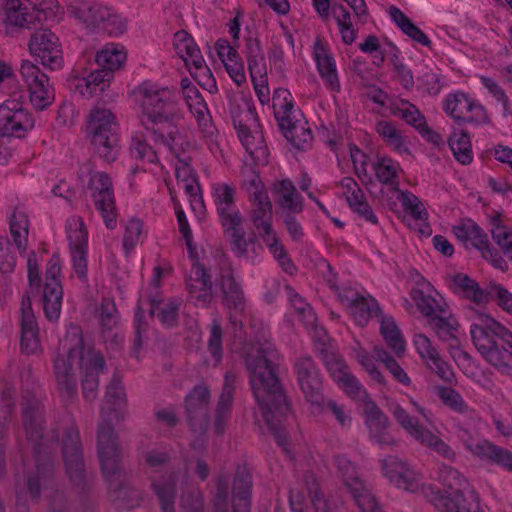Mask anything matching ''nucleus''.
<instances>
[{"instance_id": "64", "label": "nucleus", "mask_w": 512, "mask_h": 512, "mask_svg": "<svg viewBox=\"0 0 512 512\" xmlns=\"http://www.w3.org/2000/svg\"><path fill=\"white\" fill-rule=\"evenodd\" d=\"M142 456L145 464L152 469H158L170 460L169 452L165 446L143 451Z\"/></svg>"}, {"instance_id": "20", "label": "nucleus", "mask_w": 512, "mask_h": 512, "mask_svg": "<svg viewBox=\"0 0 512 512\" xmlns=\"http://www.w3.org/2000/svg\"><path fill=\"white\" fill-rule=\"evenodd\" d=\"M34 127V120L17 99L0 104V136L22 138Z\"/></svg>"}, {"instance_id": "46", "label": "nucleus", "mask_w": 512, "mask_h": 512, "mask_svg": "<svg viewBox=\"0 0 512 512\" xmlns=\"http://www.w3.org/2000/svg\"><path fill=\"white\" fill-rule=\"evenodd\" d=\"M456 292L466 302L465 307L479 316L477 323H481V318L489 317L483 313V309L492 297L489 290H456Z\"/></svg>"}, {"instance_id": "53", "label": "nucleus", "mask_w": 512, "mask_h": 512, "mask_svg": "<svg viewBox=\"0 0 512 512\" xmlns=\"http://www.w3.org/2000/svg\"><path fill=\"white\" fill-rule=\"evenodd\" d=\"M491 235L503 253L512 260V229L504 226L499 217L492 219Z\"/></svg>"}, {"instance_id": "6", "label": "nucleus", "mask_w": 512, "mask_h": 512, "mask_svg": "<svg viewBox=\"0 0 512 512\" xmlns=\"http://www.w3.org/2000/svg\"><path fill=\"white\" fill-rule=\"evenodd\" d=\"M23 421L29 441L33 442L36 453L37 477L28 478V490L30 494L37 498L40 495V482L44 483L53 475V461L44 457L50 454L51 444H48L42 434V415L36 408L26 407L23 410Z\"/></svg>"}, {"instance_id": "25", "label": "nucleus", "mask_w": 512, "mask_h": 512, "mask_svg": "<svg viewBox=\"0 0 512 512\" xmlns=\"http://www.w3.org/2000/svg\"><path fill=\"white\" fill-rule=\"evenodd\" d=\"M443 109L458 124H481L488 121L485 108L463 92L448 95L444 101Z\"/></svg>"}, {"instance_id": "9", "label": "nucleus", "mask_w": 512, "mask_h": 512, "mask_svg": "<svg viewBox=\"0 0 512 512\" xmlns=\"http://www.w3.org/2000/svg\"><path fill=\"white\" fill-rule=\"evenodd\" d=\"M387 408L396 423L414 441L431 449L446 459H453L455 457V452L446 442L421 424L418 418L410 415L399 402L391 400L388 402Z\"/></svg>"}, {"instance_id": "40", "label": "nucleus", "mask_w": 512, "mask_h": 512, "mask_svg": "<svg viewBox=\"0 0 512 512\" xmlns=\"http://www.w3.org/2000/svg\"><path fill=\"white\" fill-rule=\"evenodd\" d=\"M276 202L290 213H300L303 209L302 197L292 181L285 179L274 184Z\"/></svg>"}, {"instance_id": "18", "label": "nucleus", "mask_w": 512, "mask_h": 512, "mask_svg": "<svg viewBox=\"0 0 512 512\" xmlns=\"http://www.w3.org/2000/svg\"><path fill=\"white\" fill-rule=\"evenodd\" d=\"M67 238L74 273L82 285L90 286L87 279L88 234L81 218L72 217L68 219Z\"/></svg>"}, {"instance_id": "15", "label": "nucleus", "mask_w": 512, "mask_h": 512, "mask_svg": "<svg viewBox=\"0 0 512 512\" xmlns=\"http://www.w3.org/2000/svg\"><path fill=\"white\" fill-rule=\"evenodd\" d=\"M245 187L252 204L251 221L261 237L271 235L274 232L271 225L272 204L261 179L255 172H252L250 179L245 181Z\"/></svg>"}, {"instance_id": "10", "label": "nucleus", "mask_w": 512, "mask_h": 512, "mask_svg": "<svg viewBox=\"0 0 512 512\" xmlns=\"http://www.w3.org/2000/svg\"><path fill=\"white\" fill-rule=\"evenodd\" d=\"M234 127L238 137L249 153L255 165H266L268 163V149L259 128L258 115L255 108L246 104V108L239 112H232Z\"/></svg>"}, {"instance_id": "7", "label": "nucleus", "mask_w": 512, "mask_h": 512, "mask_svg": "<svg viewBox=\"0 0 512 512\" xmlns=\"http://www.w3.org/2000/svg\"><path fill=\"white\" fill-rule=\"evenodd\" d=\"M87 130L96 154L105 162H113L119 151V126L112 111L106 108L91 110Z\"/></svg>"}, {"instance_id": "38", "label": "nucleus", "mask_w": 512, "mask_h": 512, "mask_svg": "<svg viewBox=\"0 0 512 512\" xmlns=\"http://www.w3.org/2000/svg\"><path fill=\"white\" fill-rule=\"evenodd\" d=\"M177 475L172 472L168 475H163L158 480H152V488L163 512H174V503L177 493L176 489Z\"/></svg>"}, {"instance_id": "5", "label": "nucleus", "mask_w": 512, "mask_h": 512, "mask_svg": "<svg viewBox=\"0 0 512 512\" xmlns=\"http://www.w3.org/2000/svg\"><path fill=\"white\" fill-rule=\"evenodd\" d=\"M144 115L142 124L149 127L165 122L180 120L183 116L176 93L168 87H158L144 82L138 88Z\"/></svg>"}, {"instance_id": "17", "label": "nucleus", "mask_w": 512, "mask_h": 512, "mask_svg": "<svg viewBox=\"0 0 512 512\" xmlns=\"http://www.w3.org/2000/svg\"><path fill=\"white\" fill-rule=\"evenodd\" d=\"M20 74L28 87L32 106L38 111L49 107L55 98L49 77L29 60L22 61Z\"/></svg>"}, {"instance_id": "61", "label": "nucleus", "mask_w": 512, "mask_h": 512, "mask_svg": "<svg viewBox=\"0 0 512 512\" xmlns=\"http://www.w3.org/2000/svg\"><path fill=\"white\" fill-rule=\"evenodd\" d=\"M230 479L227 475H219L216 482L214 512H228V491Z\"/></svg>"}, {"instance_id": "29", "label": "nucleus", "mask_w": 512, "mask_h": 512, "mask_svg": "<svg viewBox=\"0 0 512 512\" xmlns=\"http://www.w3.org/2000/svg\"><path fill=\"white\" fill-rule=\"evenodd\" d=\"M428 325L440 340L448 343L454 358L469 360V355L459 349V339L456 335L458 322L451 314L445 310L444 313L434 315L428 320Z\"/></svg>"}, {"instance_id": "63", "label": "nucleus", "mask_w": 512, "mask_h": 512, "mask_svg": "<svg viewBox=\"0 0 512 512\" xmlns=\"http://www.w3.org/2000/svg\"><path fill=\"white\" fill-rule=\"evenodd\" d=\"M130 151L135 159L147 163H156L158 160L156 151L140 138L133 139Z\"/></svg>"}, {"instance_id": "8", "label": "nucleus", "mask_w": 512, "mask_h": 512, "mask_svg": "<svg viewBox=\"0 0 512 512\" xmlns=\"http://www.w3.org/2000/svg\"><path fill=\"white\" fill-rule=\"evenodd\" d=\"M275 119L284 137L298 150H306L312 141V132L301 125L295 115L294 102L291 93L284 88H278L273 94Z\"/></svg>"}, {"instance_id": "28", "label": "nucleus", "mask_w": 512, "mask_h": 512, "mask_svg": "<svg viewBox=\"0 0 512 512\" xmlns=\"http://www.w3.org/2000/svg\"><path fill=\"white\" fill-rule=\"evenodd\" d=\"M21 351L27 355L36 354L41 350V345L38 337L39 329L32 310L30 296L23 295L21 302Z\"/></svg>"}, {"instance_id": "56", "label": "nucleus", "mask_w": 512, "mask_h": 512, "mask_svg": "<svg viewBox=\"0 0 512 512\" xmlns=\"http://www.w3.org/2000/svg\"><path fill=\"white\" fill-rule=\"evenodd\" d=\"M63 290H43L42 304L46 318L57 320L61 313Z\"/></svg>"}, {"instance_id": "54", "label": "nucleus", "mask_w": 512, "mask_h": 512, "mask_svg": "<svg viewBox=\"0 0 512 512\" xmlns=\"http://www.w3.org/2000/svg\"><path fill=\"white\" fill-rule=\"evenodd\" d=\"M243 219H239V223L235 225L222 226L225 233L228 234L232 251L238 257H244L247 254L248 241L245 237L246 233L242 226Z\"/></svg>"}, {"instance_id": "39", "label": "nucleus", "mask_w": 512, "mask_h": 512, "mask_svg": "<svg viewBox=\"0 0 512 512\" xmlns=\"http://www.w3.org/2000/svg\"><path fill=\"white\" fill-rule=\"evenodd\" d=\"M315 60L320 76L333 91L340 90L334 59L327 53L320 42L315 43Z\"/></svg>"}, {"instance_id": "55", "label": "nucleus", "mask_w": 512, "mask_h": 512, "mask_svg": "<svg viewBox=\"0 0 512 512\" xmlns=\"http://www.w3.org/2000/svg\"><path fill=\"white\" fill-rule=\"evenodd\" d=\"M180 507L184 512H204L201 490L196 486L183 488L180 497Z\"/></svg>"}, {"instance_id": "26", "label": "nucleus", "mask_w": 512, "mask_h": 512, "mask_svg": "<svg viewBox=\"0 0 512 512\" xmlns=\"http://www.w3.org/2000/svg\"><path fill=\"white\" fill-rule=\"evenodd\" d=\"M210 391L206 386L197 385L185 398L188 422L194 432L203 433L208 426V404Z\"/></svg>"}, {"instance_id": "16", "label": "nucleus", "mask_w": 512, "mask_h": 512, "mask_svg": "<svg viewBox=\"0 0 512 512\" xmlns=\"http://www.w3.org/2000/svg\"><path fill=\"white\" fill-rule=\"evenodd\" d=\"M458 437L473 456L512 472V452L509 450L487 439L478 438L467 428H459Z\"/></svg>"}, {"instance_id": "37", "label": "nucleus", "mask_w": 512, "mask_h": 512, "mask_svg": "<svg viewBox=\"0 0 512 512\" xmlns=\"http://www.w3.org/2000/svg\"><path fill=\"white\" fill-rule=\"evenodd\" d=\"M411 290V298L421 313L429 320L434 315L444 313L446 303L437 290Z\"/></svg>"}, {"instance_id": "13", "label": "nucleus", "mask_w": 512, "mask_h": 512, "mask_svg": "<svg viewBox=\"0 0 512 512\" xmlns=\"http://www.w3.org/2000/svg\"><path fill=\"white\" fill-rule=\"evenodd\" d=\"M322 346L319 348L321 360L339 388L351 398L365 395V388L352 374L343 356L330 344L323 342Z\"/></svg>"}, {"instance_id": "30", "label": "nucleus", "mask_w": 512, "mask_h": 512, "mask_svg": "<svg viewBox=\"0 0 512 512\" xmlns=\"http://www.w3.org/2000/svg\"><path fill=\"white\" fill-rule=\"evenodd\" d=\"M352 295L339 294L341 302L345 305L354 321L359 326H365L372 316H378L379 306L377 301L370 295L364 296L355 290H344Z\"/></svg>"}, {"instance_id": "3", "label": "nucleus", "mask_w": 512, "mask_h": 512, "mask_svg": "<svg viewBox=\"0 0 512 512\" xmlns=\"http://www.w3.org/2000/svg\"><path fill=\"white\" fill-rule=\"evenodd\" d=\"M104 414L105 407H102V421L99 424L97 433V451L101 470L108 484L111 501L118 508L133 509L140 505L142 493L125 483L118 437L112 424L104 418Z\"/></svg>"}, {"instance_id": "36", "label": "nucleus", "mask_w": 512, "mask_h": 512, "mask_svg": "<svg viewBox=\"0 0 512 512\" xmlns=\"http://www.w3.org/2000/svg\"><path fill=\"white\" fill-rule=\"evenodd\" d=\"M69 12L88 27L101 26L104 18L109 16V8L92 1L77 2L69 7Z\"/></svg>"}, {"instance_id": "23", "label": "nucleus", "mask_w": 512, "mask_h": 512, "mask_svg": "<svg viewBox=\"0 0 512 512\" xmlns=\"http://www.w3.org/2000/svg\"><path fill=\"white\" fill-rule=\"evenodd\" d=\"M88 187L107 228L113 229L116 226V206L111 178L105 172H95L90 176Z\"/></svg>"}, {"instance_id": "1", "label": "nucleus", "mask_w": 512, "mask_h": 512, "mask_svg": "<svg viewBox=\"0 0 512 512\" xmlns=\"http://www.w3.org/2000/svg\"><path fill=\"white\" fill-rule=\"evenodd\" d=\"M278 355L274 344L264 337L247 347L244 360L256 402L277 443L286 450L287 436L282 419L289 413L290 404L276 375Z\"/></svg>"}, {"instance_id": "4", "label": "nucleus", "mask_w": 512, "mask_h": 512, "mask_svg": "<svg viewBox=\"0 0 512 512\" xmlns=\"http://www.w3.org/2000/svg\"><path fill=\"white\" fill-rule=\"evenodd\" d=\"M470 335L481 356L502 373H509L512 361V332L491 317L472 323Z\"/></svg>"}, {"instance_id": "34", "label": "nucleus", "mask_w": 512, "mask_h": 512, "mask_svg": "<svg viewBox=\"0 0 512 512\" xmlns=\"http://www.w3.org/2000/svg\"><path fill=\"white\" fill-rule=\"evenodd\" d=\"M99 321L105 341L112 337V342L116 345H121L124 342L123 335L114 332L119 324V314L114 301L108 297H104L102 300Z\"/></svg>"}, {"instance_id": "22", "label": "nucleus", "mask_w": 512, "mask_h": 512, "mask_svg": "<svg viewBox=\"0 0 512 512\" xmlns=\"http://www.w3.org/2000/svg\"><path fill=\"white\" fill-rule=\"evenodd\" d=\"M293 370L306 400L316 406L324 404L322 378L312 358L309 356L297 358Z\"/></svg>"}, {"instance_id": "41", "label": "nucleus", "mask_w": 512, "mask_h": 512, "mask_svg": "<svg viewBox=\"0 0 512 512\" xmlns=\"http://www.w3.org/2000/svg\"><path fill=\"white\" fill-rule=\"evenodd\" d=\"M380 333L389 349L398 358L406 351V341L392 317L383 316L380 321Z\"/></svg>"}, {"instance_id": "49", "label": "nucleus", "mask_w": 512, "mask_h": 512, "mask_svg": "<svg viewBox=\"0 0 512 512\" xmlns=\"http://www.w3.org/2000/svg\"><path fill=\"white\" fill-rule=\"evenodd\" d=\"M449 146L454 157L463 165L470 164L473 160L472 146L467 132L454 133L449 138Z\"/></svg>"}, {"instance_id": "35", "label": "nucleus", "mask_w": 512, "mask_h": 512, "mask_svg": "<svg viewBox=\"0 0 512 512\" xmlns=\"http://www.w3.org/2000/svg\"><path fill=\"white\" fill-rule=\"evenodd\" d=\"M186 105L190 112L194 115L201 131L207 135L213 134L212 118L200 91L196 89H188L183 95Z\"/></svg>"}, {"instance_id": "45", "label": "nucleus", "mask_w": 512, "mask_h": 512, "mask_svg": "<svg viewBox=\"0 0 512 512\" xmlns=\"http://www.w3.org/2000/svg\"><path fill=\"white\" fill-rule=\"evenodd\" d=\"M126 59L123 49H120L113 44L106 45L102 50L98 51L95 55V63L98 68L104 71L112 72L119 69Z\"/></svg>"}, {"instance_id": "43", "label": "nucleus", "mask_w": 512, "mask_h": 512, "mask_svg": "<svg viewBox=\"0 0 512 512\" xmlns=\"http://www.w3.org/2000/svg\"><path fill=\"white\" fill-rule=\"evenodd\" d=\"M182 300L171 298L166 301H151L150 313L156 314L160 323L166 328L175 327L178 323L179 310Z\"/></svg>"}, {"instance_id": "21", "label": "nucleus", "mask_w": 512, "mask_h": 512, "mask_svg": "<svg viewBox=\"0 0 512 512\" xmlns=\"http://www.w3.org/2000/svg\"><path fill=\"white\" fill-rule=\"evenodd\" d=\"M63 459L70 481L82 490L86 487L85 465L78 429L71 425L65 431Z\"/></svg>"}, {"instance_id": "48", "label": "nucleus", "mask_w": 512, "mask_h": 512, "mask_svg": "<svg viewBox=\"0 0 512 512\" xmlns=\"http://www.w3.org/2000/svg\"><path fill=\"white\" fill-rule=\"evenodd\" d=\"M245 54L250 75H261L266 71L264 55L260 41L257 38L249 37L245 43Z\"/></svg>"}, {"instance_id": "33", "label": "nucleus", "mask_w": 512, "mask_h": 512, "mask_svg": "<svg viewBox=\"0 0 512 512\" xmlns=\"http://www.w3.org/2000/svg\"><path fill=\"white\" fill-rule=\"evenodd\" d=\"M145 129L151 134L155 143H160L168 147L178 161H180V158H183L184 155H190L189 153L194 150V143L183 136L179 131H171L165 136L155 127H149L148 123H145Z\"/></svg>"}, {"instance_id": "14", "label": "nucleus", "mask_w": 512, "mask_h": 512, "mask_svg": "<svg viewBox=\"0 0 512 512\" xmlns=\"http://www.w3.org/2000/svg\"><path fill=\"white\" fill-rule=\"evenodd\" d=\"M358 398L363 400L362 415L369 441L382 449L396 447L398 441L389 431L391 422L388 416L368 397L367 393Z\"/></svg>"}, {"instance_id": "32", "label": "nucleus", "mask_w": 512, "mask_h": 512, "mask_svg": "<svg viewBox=\"0 0 512 512\" xmlns=\"http://www.w3.org/2000/svg\"><path fill=\"white\" fill-rule=\"evenodd\" d=\"M236 381L237 377L233 372H227L225 374L222 392L216 407L214 428L217 434L224 433L225 427L230 418Z\"/></svg>"}, {"instance_id": "27", "label": "nucleus", "mask_w": 512, "mask_h": 512, "mask_svg": "<svg viewBox=\"0 0 512 512\" xmlns=\"http://www.w3.org/2000/svg\"><path fill=\"white\" fill-rule=\"evenodd\" d=\"M5 23L10 26L31 29L45 17L44 10L28 0H4Z\"/></svg>"}, {"instance_id": "58", "label": "nucleus", "mask_w": 512, "mask_h": 512, "mask_svg": "<svg viewBox=\"0 0 512 512\" xmlns=\"http://www.w3.org/2000/svg\"><path fill=\"white\" fill-rule=\"evenodd\" d=\"M10 232L18 249H25L28 237V219L25 215L13 214L10 221Z\"/></svg>"}, {"instance_id": "59", "label": "nucleus", "mask_w": 512, "mask_h": 512, "mask_svg": "<svg viewBox=\"0 0 512 512\" xmlns=\"http://www.w3.org/2000/svg\"><path fill=\"white\" fill-rule=\"evenodd\" d=\"M105 402L111 405L108 409L120 408L125 404V390L118 374L113 375L112 380L107 387Z\"/></svg>"}, {"instance_id": "47", "label": "nucleus", "mask_w": 512, "mask_h": 512, "mask_svg": "<svg viewBox=\"0 0 512 512\" xmlns=\"http://www.w3.org/2000/svg\"><path fill=\"white\" fill-rule=\"evenodd\" d=\"M376 359L383 363L393 378L403 386H410L411 379L406 371L399 365L396 359L382 346L376 345L373 348Z\"/></svg>"}, {"instance_id": "2", "label": "nucleus", "mask_w": 512, "mask_h": 512, "mask_svg": "<svg viewBox=\"0 0 512 512\" xmlns=\"http://www.w3.org/2000/svg\"><path fill=\"white\" fill-rule=\"evenodd\" d=\"M75 364L83 372L82 394L86 400H94L99 385L98 375L105 368V359L100 351L85 348L81 328L70 324L65 336L60 339L58 351L53 357V374L56 388L65 402L78 395Z\"/></svg>"}, {"instance_id": "57", "label": "nucleus", "mask_w": 512, "mask_h": 512, "mask_svg": "<svg viewBox=\"0 0 512 512\" xmlns=\"http://www.w3.org/2000/svg\"><path fill=\"white\" fill-rule=\"evenodd\" d=\"M393 114L400 117L417 130L425 123V117L421 114L419 109L408 101H402L401 106L395 107Z\"/></svg>"}, {"instance_id": "52", "label": "nucleus", "mask_w": 512, "mask_h": 512, "mask_svg": "<svg viewBox=\"0 0 512 512\" xmlns=\"http://www.w3.org/2000/svg\"><path fill=\"white\" fill-rule=\"evenodd\" d=\"M225 305L229 310V319L235 329L242 328V320L238 317L244 311L242 290H223Z\"/></svg>"}, {"instance_id": "12", "label": "nucleus", "mask_w": 512, "mask_h": 512, "mask_svg": "<svg viewBox=\"0 0 512 512\" xmlns=\"http://www.w3.org/2000/svg\"><path fill=\"white\" fill-rule=\"evenodd\" d=\"M380 464L383 476L396 489L416 493L431 486L422 484L423 475L416 466L398 456L390 455L381 460Z\"/></svg>"}, {"instance_id": "42", "label": "nucleus", "mask_w": 512, "mask_h": 512, "mask_svg": "<svg viewBox=\"0 0 512 512\" xmlns=\"http://www.w3.org/2000/svg\"><path fill=\"white\" fill-rule=\"evenodd\" d=\"M112 78V72H106L98 68L92 71L86 78L78 81L75 85V92L79 93L82 97H91L97 92H103L108 87Z\"/></svg>"}, {"instance_id": "51", "label": "nucleus", "mask_w": 512, "mask_h": 512, "mask_svg": "<svg viewBox=\"0 0 512 512\" xmlns=\"http://www.w3.org/2000/svg\"><path fill=\"white\" fill-rule=\"evenodd\" d=\"M438 481L454 490V493H463L468 486L466 478L454 467L449 465H440L437 470Z\"/></svg>"}, {"instance_id": "44", "label": "nucleus", "mask_w": 512, "mask_h": 512, "mask_svg": "<svg viewBox=\"0 0 512 512\" xmlns=\"http://www.w3.org/2000/svg\"><path fill=\"white\" fill-rule=\"evenodd\" d=\"M445 406L471 420L478 418L477 412L468 406L459 392L449 387H440L437 392Z\"/></svg>"}, {"instance_id": "50", "label": "nucleus", "mask_w": 512, "mask_h": 512, "mask_svg": "<svg viewBox=\"0 0 512 512\" xmlns=\"http://www.w3.org/2000/svg\"><path fill=\"white\" fill-rule=\"evenodd\" d=\"M375 129L383 138L385 143L399 153H408V148L404 145L403 137L399 130L390 121H378Z\"/></svg>"}, {"instance_id": "60", "label": "nucleus", "mask_w": 512, "mask_h": 512, "mask_svg": "<svg viewBox=\"0 0 512 512\" xmlns=\"http://www.w3.org/2000/svg\"><path fill=\"white\" fill-rule=\"evenodd\" d=\"M184 61L186 62V64L191 62L196 70H201L204 72L205 75H208L207 83H201L200 81H198L201 86L207 89L210 93H214L217 91L216 81L212 77L210 69L205 65V61L198 47L196 48L195 52L191 53L189 56H186Z\"/></svg>"}, {"instance_id": "19", "label": "nucleus", "mask_w": 512, "mask_h": 512, "mask_svg": "<svg viewBox=\"0 0 512 512\" xmlns=\"http://www.w3.org/2000/svg\"><path fill=\"white\" fill-rule=\"evenodd\" d=\"M423 495L439 512H484L473 490L465 496L464 492L447 494L435 486H427L423 490Z\"/></svg>"}, {"instance_id": "62", "label": "nucleus", "mask_w": 512, "mask_h": 512, "mask_svg": "<svg viewBox=\"0 0 512 512\" xmlns=\"http://www.w3.org/2000/svg\"><path fill=\"white\" fill-rule=\"evenodd\" d=\"M376 178L384 184H393L397 170L391 159L382 158L373 165Z\"/></svg>"}, {"instance_id": "11", "label": "nucleus", "mask_w": 512, "mask_h": 512, "mask_svg": "<svg viewBox=\"0 0 512 512\" xmlns=\"http://www.w3.org/2000/svg\"><path fill=\"white\" fill-rule=\"evenodd\" d=\"M335 465L343 484L351 493L361 512H383L370 488L346 456H336Z\"/></svg>"}, {"instance_id": "31", "label": "nucleus", "mask_w": 512, "mask_h": 512, "mask_svg": "<svg viewBox=\"0 0 512 512\" xmlns=\"http://www.w3.org/2000/svg\"><path fill=\"white\" fill-rule=\"evenodd\" d=\"M213 197L221 225L238 224L242 216L234 202V189L227 184H218L213 188Z\"/></svg>"}, {"instance_id": "24", "label": "nucleus", "mask_w": 512, "mask_h": 512, "mask_svg": "<svg viewBox=\"0 0 512 512\" xmlns=\"http://www.w3.org/2000/svg\"><path fill=\"white\" fill-rule=\"evenodd\" d=\"M31 54L39 58L45 68L58 70L63 66V55L58 37L50 30H39L31 35Z\"/></svg>"}]
</instances>
